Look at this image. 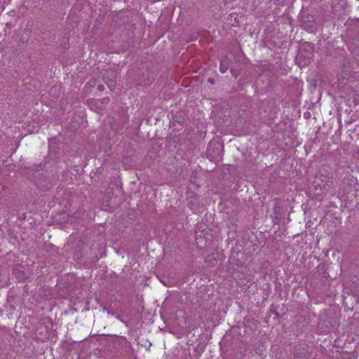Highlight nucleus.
I'll use <instances>...</instances> for the list:
<instances>
[{
    "instance_id": "obj_1",
    "label": "nucleus",
    "mask_w": 359,
    "mask_h": 359,
    "mask_svg": "<svg viewBox=\"0 0 359 359\" xmlns=\"http://www.w3.org/2000/svg\"><path fill=\"white\" fill-rule=\"evenodd\" d=\"M332 182V177L327 175H320L319 176L316 177L313 184V186L315 187L316 191L319 190L320 191H323L325 190H329Z\"/></svg>"
},
{
    "instance_id": "obj_2",
    "label": "nucleus",
    "mask_w": 359,
    "mask_h": 359,
    "mask_svg": "<svg viewBox=\"0 0 359 359\" xmlns=\"http://www.w3.org/2000/svg\"><path fill=\"white\" fill-rule=\"evenodd\" d=\"M116 74L114 71L111 70L107 72L103 76V80L111 90H114L116 86Z\"/></svg>"
},
{
    "instance_id": "obj_3",
    "label": "nucleus",
    "mask_w": 359,
    "mask_h": 359,
    "mask_svg": "<svg viewBox=\"0 0 359 359\" xmlns=\"http://www.w3.org/2000/svg\"><path fill=\"white\" fill-rule=\"evenodd\" d=\"M230 62L231 61L227 57L224 56L222 58L219 63V71L221 73L224 74L227 71L229 67Z\"/></svg>"
},
{
    "instance_id": "obj_4",
    "label": "nucleus",
    "mask_w": 359,
    "mask_h": 359,
    "mask_svg": "<svg viewBox=\"0 0 359 359\" xmlns=\"http://www.w3.org/2000/svg\"><path fill=\"white\" fill-rule=\"evenodd\" d=\"M98 102H100V100H98V101H96L95 100H88V104L90 107H92L93 105L95 106ZM100 102H102V104H108L109 102V98L108 97H104L103 99H102L100 100Z\"/></svg>"
},
{
    "instance_id": "obj_5",
    "label": "nucleus",
    "mask_w": 359,
    "mask_h": 359,
    "mask_svg": "<svg viewBox=\"0 0 359 359\" xmlns=\"http://www.w3.org/2000/svg\"><path fill=\"white\" fill-rule=\"evenodd\" d=\"M295 359H307V354L305 352L299 353L297 350H296L294 353Z\"/></svg>"
},
{
    "instance_id": "obj_6",
    "label": "nucleus",
    "mask_w": 359,
    "mask_h": 359,
    "mask_svg": "<svg viewBox=\"0 0 359 359\" xmlns=\"http://www.w3.org/2000/svg\"><path fill=\"white\" fill-rule=\"evenodd\" d=\"M201 236H199L198 237H196V244L199 246V243H201Z\"/></svg>"
},
{
    "instance_id": "obj_7",
    "label": "nucleus",
    "mask_w": 359,
    "mask_h": 359,
    "mask_svg": "<svg viewBox=\"0 0 359 359\" xmlns=\"http://www.w3.org/2000/svg\"><path fill=\"white\" fill-rule=\"evenodd\" d=\"M97 89L99 91H103L104 89V87L103 85H99L98 87H97Z\"/></svg>"
},
{
    "instance_id": "obj_8",
    "label": "nucleus",
    "mask_w": 359,
    "mask_h": 359,
    "mask_svg": "<svg viewBox=\"0 0 359 359\" xmlns=\"http://www.w3.org/2000/svg\"><path fill=\"white\" fill-rule=\"evenodd\" d=\"M231 72L232 73V74L235 76V77H237L238 76V73L236 71H234L233 69H231Z\"/></svg>"
},
{
    "instance_id": "obj_9",
    "label": "nucleus",
    "mask_w": 359,
    "mask_h": 359,
    "mask_svg": "<svg viewBox=\"0 0 359 359\" xmlns=\"http://www.w3.org/2000/svg\"><path fill=\"white\" fill-rule=\"evenodd\" d=\"M208 81L210 83H214V79H211V78L208 79Z\"/></svg>"
},
{
    "instance_id": "obj_10",
    "label": "nucleus",
    "mask_w": 359,
    "mask_h": 359,
    "mask_svg": "<svg viewBox=\"0 0 359 359\" xmlns=\"http://www.w3.org/2000/svg\"><path fill=\"white\" fill-rule=\"evenodd\" d=\"M116 318L118 320H120L121 322H123V320L119 316H116Z\"/></svg>"
},
{
    "instance_id": "obj_11",
    "label": "nucleus",
    "mask_w": 359,
    "mask_h": 359,
    "mask_svg": "<svg viewBox=\"0 0 359 359\" xmlns=\"http://www.w3.org/2000/svg\"><path fill=\"white\" fill-rule=\"evenodd\" d=\"M107 313L111 314V315H114V313H111L109 311H107Z\"/></svg>"
}]
</instances>
